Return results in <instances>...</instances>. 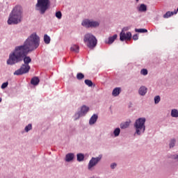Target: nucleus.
I'll list each match as a JSON object with an SVG mask.
<instances>
[{
	"label": "nucleus",
	"mask_w": 178,
	"mask_h": 178,
	"mask_svg": "<svg viewBox=\"0 0 178 178\" xmlns=\"http://www.w3.org/2000/svg\"><path fill=\"white\" fill-rule=\"evenodd\" d=\"M55 16H56V17H57V19H62V12H60V11L56 12Z\"/></svg>",
	"instance_id": "31"
},
{
	"label": "nucleus",
	"mask_w": 178,
	"mask_h": 178,
	"mask_svg": "<svg viewBox=\"0 0 178 178\" xmlns=\"http://www.w3.org/2000/svg\"><path fill=\"white\" fill-rule=\"evenodd\" d=\"M170 158L171 159H173L174 161H176V162H178V153L175 154H172Z\"/></svg>",
	"instance_id": "29"
},
{
	"label": "nucleus",
	"mask_w": 178,
	"mask_h": 178,
	"mask_svg": "<svg viewBox=\"0 0 178 178\" xmlns=\"http://www.w3.org/2000/svg\"><path fill=\"white\" fill-rule=\"evenodd\" d=\"M136 33H148V30L145 29H136Z\"/></svg>",
	"instance_id": "26"
},
{
	"label": "nucleus",
	"mask_w": 178,
	"mask_h": 178,
	"mask_svg": "<svg viewBox=\"0 0 178 178\" xmlns=\"http://www.w3.org/2000/svg\"><path fill=\"white\" fill-rule=\"evenodd\" d=\"M71 51L72 52H75L76 54H79V47L78 45L76 44H73L71 48H70Z\"/></svg>",
	"instance_id": "20"
},
{
	"label": "nucleus",
	"mask_w": 178,
	"mask_h": 178,
	"mask_svg": "<svg viewBox=\"0 0 178 178\" xmlns=\"http://www.w3.org/2000/svg\"><path fill=\"white\" fill-rule=\"evenodd\" d=\"M105 42L106 44H112V36L108 37V39L106 40Z\"/></svg>",
	"instance_id": "34"
},
{
	"label": "nucleus",
	"mask_w": 178,
	"mask_h": 178,
	"mask_svg": "<svg viewBox=\"0 0 178 178\" xmlns=\"http://www.w3.org/2000/svg\"><path fill=\"white\" fill-rule=\"evenodd\" d=\"M177 11L176 10L168 11L165 14L163 15V17H164V19H168V17H170L171 16H173V15H177Z\"/></svg>",
	"instance_id": "17"
},
{
	"label": "nucleus",
	"mask_w": 178,
	"mask_h": 178,
	"mask_svg": "<svg viewBox=\"0 0 178 178\" xmlns=\"http://www.w3.org/2000/svg\"><path fill=\"white\" fill-rule=\"evenodd\" d=\"M175 12H177H177H178V8H177V10H175Z\"/></svg>",
	"instance_id": "40"
},
{
	"label": "nucleus",
	"mask_w": 178,
	"mask_h": 178,
	"mask_svg": "<svg viewBox=\"0 0 178 178\" xmlns=\"http://www.w3.org/2000/svg\"><path fill=\"white\" fill-rule=\"evenodd\" d=\"M110 166L112 168V164H111Z\"/></svg>",
	"instance_id": "42"
},
{
	"label": "nucleus",
	"mask_w": 178,
	"mask_h": 178,
	"mask_svg": "<svg viewBox=\"0 0 178 178\" xmlns=\"http://www.w3.org/2000/svg\"><path fill=\"white\" fill-rule=\"evenodd\" d=\"M23 15V8L22 6H15L9 15L8 19L7 21L8 24H19L22 22V17Z\"/></svg>",
	"instance_id": "2"
},
{
	"label": "nucleus",
	"mask_w": 178,
	"mask_h": 178,
	"mask_svg": "<svg viewBox=\"0 0 178 178\" xmlns=\"http://www.w3.org/2000/svg\"><path fill=\"white\" fill-rule=\"evenodd\" d=\"M176 145V139L172 138L169 143V148H175Z\"/></svg>",
	"instance_id": "23"
},
{
	"label": "nucleus",
	"mask_w": 178,
	"mask_h": 178,
	"mask_svg": "<svg viewBox=\"0 0 178 178\" xmlns=\"http://www.w3.org/2000/svg\"><path fill=\"white\" fill-rule=\"evenodd\" d=\"M100 24L99 21L86 19L82 21L81 26L86 27V29H97V27H99Z\"/></svg>",
	"instance_id": "6"
},
{
	"label": "nucleus",
	"mask_w": 178,
	"mask_h": 178,
	"mask_svg": "<svg viewBox=\"0 0 178 178\" xmlns=\"http://www.w3.org/2000/svg\"><path fill=\"white\" fill-rule=\"evenodd\" d=\"M9 83L8 82H4L2 83L1 86V88L2 90H5V88H6V87H8Z\"/></svg>",
	"instance_id": "33"
},
{
	"label": "nucleus",
	"mask_w": 178,
	"mask_h": 178,
	"mask_svg": "<svg viewBox=\"0 0 178 178\" xmlns=\"http://www.w3.org/2000/svg\"><path fill=\"white\" fill-rule=\"evenodd\" d=\"M51 6L50 0H37L35 10L40 12V15H44Z\"/></svg>",
	"instance_id": "4"
},
{
	"label": "nucleus",
	"mask_w": 178,
	"mask_h": 178,
	"mask_svg": "<svg viewBox=\"0 0 178 178\" xmlns=\"http://www.w3.org/2000/svg\"><path fill=\"white\" fill-rule=\"evenodd\" d=\"M132 38L134 41H137V40H138V35L137 34L134 35Z\"/></svg>",
	"instance_id": "35"
},
{
	"label": "nucleus",
	"mask_w": 178,
	"mask_h": 178,
	"mask_svg": "<svg viewBox=\"0 0 178 178\" xmlns=\"http://www.w3.org/2000/svg\"><path fill=\"white\" fill-rule=\"evenodd\" d=\"M74 159V153H68L65 155V162H72Z\"/></svg>",
	"instance_id": "16"
},
{
	"label": "nucleus",
	"mask_w": 178,
	"mask_h": 178,
	"mask_svg": "<svg viewBox=\"0 0 178 178\" xmlns=\"http://www.w3.org/2000/svg\"><path fill=\"white\" fill-rule=\"evenodd\" d=\"M33 129V125L31 124H29L27 126L25 127L24 130L26 133H29L30 130Z\"/></svg>",
	"instance_id": "25"
},
{
	"label": "nucleus",
	"mask_w": 178,
	"mask_h": 178,
	"mask_svg": "<svg viewBox=\"0 0 178 178\" xmlns=\"http://www.w3.org/2000/svg\"><path fill=\"white\" fill-rule=\"evenodd\" d=\"M98 120V114H93L89 120V124L92 126V124H95L97 121Z\"/></svg>",
	"instance_id": "13"
},
{
	"label": "nucleus",
	"mask_w": 178,
	"mask_h": 178,
	"mask_svg": "<svg viewBox=\"0 0 178 178\" xmlns=\"http://www.w3.org/2000/svg\"><path fill=\"white\" fill-rule=\"evenodd\" d=\"M38 47H40V36L37 35L36 33H33L23 44L15 47L13 52L9 54L7 65L13 66L16 63L24 62V65H29V64L31 63V58L28 55L35 51Z\"/></svg>",
	"instance_id": "1"
},
{
	"label": "nucleus",
	"mask_w": 178,
	"mask_h": 178,
	"mask_svg": "<svg viewBox=\"0 0 178 178\" xmlns=\"http://www.w3.org/2000/svg\"><path fill=\"white\" fill-rule=\"evenodd\" d=\"M76 79L77 80H83L84 79V75L83 73L79 72L76 74Z\"/></svg>",
	"instance_id": "28"
},
{
	"label": "nucleus",
	"mask_w": 178,
	"mask_h": 178,
	"mask_svg": "<svg viewBox=\"0 0 178 178\" xmlns=\"http://www.w3.org/2000/svg\"><path fill=\"white\" fill-rule=\"evenodd\" d=\"M116 166H118V164H116V163H113L112 169H115V168H116Z\"/></svg>",
	"instance_id": "37"
},
{
	"label": "nucleus",
	"mask_w": 178,
	"mask_h": 178,
	"mask_svg": "<svg viewBox=\"0 0 178 178\" xmlns=\"http://www.w3.org/2000/svg\"><path fill=\"white\" fill-rule=\"evenodd\" d=\"M32 86H38L40 84V79L38 76H34L31 80Z\"/></svg>",
	"instance_id": "18"
},
{
	"label": "nucleus",
	"mask_w": 178,
	"mask_h": 178,
	"mask_svg": "<svg viewBox=\"0 0 178 178\" xmlns=\"http://www.w3.org/2000/svg\"><path fill=\"white\" fill-rule=\"evenodd\" d=\"M127 30H129V27H125V28H123L122 31H123V33H124L125 31H127Z\"/></svg>",
	"instance_id": "38"
},
{
	"label": "nucleus",
	"mask_w": 178,
	"mask_h": 178,
	"mask_svg": "<svg viewBox=\"0 0 178 178\" xmlns=\"http://www.w3.org/2000/svg\"><path fill=\"white\" fill-rule=\"evenodd\" d=\"M44 44H50L51 43V38L49 37V35L45 34L44 35Z\"/></svg>",
	"instance_id": "22"
},
{
	"label": "nucleus",
	"mask_w": 178,
	"mask_h": 178,
	"mask_svg": "<svg viewBox=\"0 0 178 178\" xmlns=\"http://www.w3.org/2000/svg\"><path fill=\"white\" fill-rule=\"evenodd\" d=\"M84 82H85V84L88 87H92V81L89 79H86Z\"/></svg>",
	"instance_id": "27"
},
{
	"label": "nucleus",
	"mask_w": 178,
	"mask_h": 178,
	"mask_svg": "<svg viewBox=\"0 0 178 178\" xmlns=\"http://www.w3.org/2000/svg\"><path fill=\"white\" fill-rule=\"evenodd\" d=\"M90 111V107L88 106L83 105L81 106L79 111H76L74 115V120H79L80 118H83Z\"/></svg>",
	"instance_id": "7"
},
{
	"label": "nucleus",
	"mask_w": 178,
	"mask_h": 178,
	"mask_svg": "<svg viewBox=\"0 0 178 178\" xmlns=\"http://www.w3.org/2000/svg\"><path fill=\"white\" fill-rule=\"evenodd\" d=\"M83 42L86 44L87 47H89L90 49H94L95 47H97L98 40L92 33H88L84 35Z\"/></svg>",
	"instance_id": "5"
},
{
	"label": "nucleus",
	"mask_w": 178,
	"mask_h": 178,
	"mask_svg": "<svg viewBox=\"0 0 178 178\" xmlns=\"http://www.w3.org/2000/svg\"><path fill=\"white\" fill-rule=\"evenodd\" d=\"M138 12L140 13H145L147 12V5L144 3L140 4L137 8H136Z\"/></svg>",
	"instance_id": "14"
},
{
	"label": "nucleus",
	"mask_w": 178,
	"mask_h": 178,
	"mask_svg": "<svg viewBox=\"0 0 178 178\" xmlns=\"http://www.w3.org/2000/svg\"><path fill=\"white\" fill-rule=\"evenodd\" d=\"M120 92H122V88H115L113 90L112 96L113 97H119L120 95Z\"/></svg>",
	"instance_id": "15"
},
{
	"label": "nucleus",
	"mask_w": 178,
	"mask_h": 178,
	"mask_svg": "<svg viewBox=\"0 0 178 178\" xmlns=\"http://www.w3.org/2000/svg\"><path fill=\"white\" fill-rule=\"evenodd\" d=\"M131 124V120H129L128 121L121 122L120 124V127L122 130H124L126 129H129V127H130Z\"/></svg>",
	"instance_id": "11"
},
{
	"label": "nucleus",
	"mask_w": 178,
	"mask_h": 178,
	"mask_svg": "<svg viewBox=\"0 0 178 178\" xmlns=\"http://www.w3.org/2000/svg\"><path fill=\"white\" fill-rule=\"evenodd\" d=\"M140 0H136V2H138Z\"/></svg>",
	"instance_id": "41"
},
{
	"label": "nucleus",
	"mask_w": 178,
	"mask_h": 178,
	"mask_svg": "<svg viewBox=\"0 0 178 178\" xmlns=\"http://www.w3.org/2000/svg\"><path fill=\"white\" fill-rule=\"evenodd\" d=\"M171 116L172 118H178V110L174 108L171 111Z\"/></svg>",
	"instance_id": "24"
},
{
	"label": "nucleus",
	"mask_w": 178,
	"mask_h": 178,
	"mask_svg": "<svg viewBox=\"0 0 178 178\" xmlns=\"http://www.w3.org/2000/svg\"><path fill=\"white\" fill-rule=\"evenodd\" d=\"M101 159H102V156L101 155L97 157H92L88 165V170H91L94 166H96L97 164L101 161Z\"/></svg>",
	"instance_id": "9"
},
{
	"label": "nucleus",
	"mask_w": 178,
	"mask_h": 178,
	"mask_svg": "<svg viewBox=\"0 0 178 178\" xmlns=\"http://www.w3.org/2000/svg\"><path fill=\"white\" fill-rule=\"evenodd\" d=\"M159 102H161V97L159 95L155 96L154 97V104H156V105L157 104H159Z\"/></svg>",
	"instance_id": "30"
},
{
	"label": "nucleus",
	"mask_w": 178,
	"mask_h": 178,
	"mask_svg": "<svg viewBox=\"0 0 178 178\" xmlns=\"http://www.w3.org/2000/svg\"><path fill=\"white\" fill-rule=\"evenodd\" d=\"M145 122H147V119L144 117L136 120L134 124L135 129L134 136H141L145 133Z\"/></svg>",
	"instance_id": "3"
},
{
	"label": "nucleus",
	"mask_w": 178,
	"mask_h": 178,
	"mask_svg": "<svg viewBox=\"0 0 178 178\" xmlns=\"http://www.w3.org/2000/svg\"><path fill=\"white\" fill-rule=\"evenodd\" d=\"M147 91L148 88H147V87H145V86H142L138 89V94L139 95L144 97L145 94H147Z\"/></svg>",
	"instance_id": "12"
},
{
	"label": "nucleus",
	"mask_w": 178,
	"mask_h": 178,
	"mask_svg": "<svg viewBox=\"0 0 178 178\" xmlns=\"http://www.w3.org/2000/svg\"><path fill=\"white\" fill-rule=\"evenodd\" d=\"M114 137H119L120 136V128H115L113 132Z\"/></svg>",
	"instance_id": "21"
},
{
	"label": "nucleus",
	"mask_w": 178,
	"mask_h": 178,
	"mask_svg": "<svg viewBox=\"0 0 178 178\" xmlns=\"http://www.w3.org/2000/svg\"><path fill=\"white\" fill-rule=\"evenodd\" d=\"M1 102H2V98L0 97V103H1Z\"/></svg>",
	"instance_id": "39"
},
{
	"label": "nucleus",
	"mask_w": 178,
	"mask_h": 178,
	"mask_svg": "<svg viewBox=\"0 0 178 178\" xmlns=\"http://www.w3.org/2000/svg\"><path fill=\"white\" fill-rule=\"evenodd\" d=\"M120 41H130L131 40V33L127 32L126 33L125 32L121 31L120 33Z\"/></svg>",
	"instance_id": "10"
},
{
	"label": "nucleus",
	"mask_w": 178,
	"mask_h": 178,
	"mask_svg": "<svg viewBox=\"0 0 178 178\" xmlns=\"http://www.w3.org/2000/svg\"><path fill=\"white\" fill-rule=\"evenodd\" d=\"M30 69H31V67H30V65L22 64L20 68L14 72V76H22L23 74H26V73H29V72H30Z\"/></svg>",
	"instance_id": "8"
},
{
	"label": "nucleus",
	"mask_w": 178,
	"mask_h": 178,
	"mask_svg": "<svg viewBox=\"0 0 178 178\" xmlns=\"http://www.w3.org/2000/svg\"><path fill=\"white\" fill-rule=\"evenodd\" d=\"M84 158H85V156H84V154L83 153H78L76 154V160L78 162H83V161H84Z\"/></svg>",
	"instance_id": "19"
},
{
	"label": "nucleus",
	"mask_w": 178,
	"mask_h": 178,
	"mask_svg": "<svg viewBox=\"0 0 178 178\" xmlns=\"http://www.w3.org/2000/svg\"><path fill=\"white\" fill-rule=\"evenodd\" d=\"M140 74H143V76H147V74H148V70L147 69H142L140 70Z\"/></svg>",
	"instance_id": "32"
},
{
	"label": "nucleus",
	"mask_w": 178,
	"mask_h": 178,
	"mask_svg": "<svg viewBox=\"0 0 178 178\" xmlns=\"http://www.w3.org/2000/svg\"><path fill=\"white\" fill-rule=\"evenodd\" d=\"M118 38V35H114L112 36V42H113V41H115L116 39Z\"/></svg>",
	"instance_id": "36"
}]
</instances>
